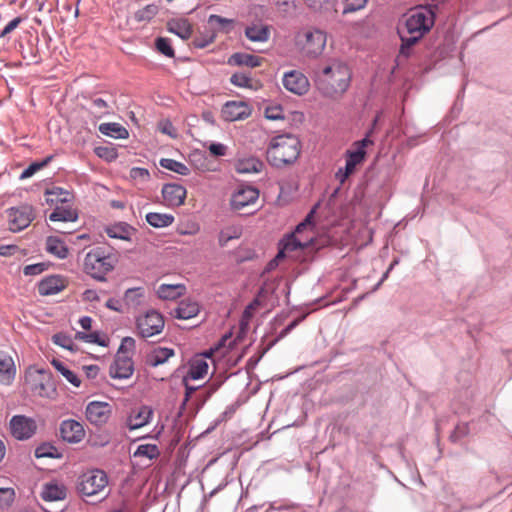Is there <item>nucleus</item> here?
I'll return each instance as SVG.
<instances>
[{
    "label": "nucleus",
    "instance_id": "nucleus-38",
    "mask_svg": "<svg viewBox=\"0 0 512 512\" xmlns=\"http://www.w3.org/2000/svg\"><path fill=\"white\" fill-rule=\"evenodd\" d=\"M242 235V228L240 226H229L222 229L218 235V243L221 247L228 244L233 239H238Z\"/></svg>",
    "mask_w": 512,
    "mask_h": 512
},
{
    "label": "nucleus",
    "instance_id": "nucleus-60",
    "mask_svg": "<svg viewBox=\"0 0 512 512\" xmlns=\"http://www.w3.org/2000/svg\"><path fill=\"white\" fill-rule=\"evenodd\" d=\"M209 151L213 156H224L227 151V147L221 143H212L209 146Z\"/></svg>",
    "mask_w": 512,
    "mask_h": 512
},
{
    "label": "nucleus",
    "instance_id": "nucleus-2",
    "mask_svg": "<svg viewBox=\"0 0 512 512\" xmlns=\"http://www.w3.org/2000/svg\"><path fill=\"white\" fill-rule=\"evenodd\" d=\"M434 24L432 11L427 9H413L408 14L405 24L399 28L401 47L397 56V63L407 59L411 54V48L431 29Z\"/></svg>",
    "mask_w": 512,
    "mask_h": 512
},
{
    "label": "nucleus",
    "instance_id": "nucleus-52",
    "mask_svg": "<svg viewBox=\"0 0 512 512\" xmlns=\"http://www.w3.org/2000/svg\"><path fill=\"white\" fill-rule=\"evenodd\" d=\"M135 350V340L131 337H125L123 338L121 345L118 349L117 354L122 355H130L132 357V354Z\"/></svg>",
    "mask_w": 512,
    "mask_h": 512
},
{
    "label": "nucleus",
    "instance_id": "nucleus-22",
    "mask_svg": "<svg viewBox=\"0 0 512 512\" xmlns=\"http://www.w3.org/2000/svg\"><path fill=\"white\" fill-rule=\"evenodd\" d=\"M16 375V367L13 358L0 351V384L11 385Z\"/></svg>",
    "mask_w": 512,
    "mask_h": 512
},
{
    "label": "nucleus",
    "instance_id": "nucleus-24",
    "mask_svg": "<svg viewBox=\"0 0 512 512\" xmlns=\"http://www.w3.org/2000/svg\"><path fill=\"white\" fill-rule=\"evenodd\" d=\"M66 487L58 482L46 483L41 492V497L45 501H59L66 497Z\"/></svg>",
    "mask_w": 512,
    "mask_h": 512
},
{
    "label": "nucleus",
    "instance_id": "nucleus-62",
    "mask_svg": "<svg viewBox=\"0 0 512 512\" xmlns=\"http://www.w3.org/2000/svg\"><path fill=\"white\" fill-rule=\"evenodd\" d=\"M95 152L99 157H105L106 159H113L116 157L114 150L107 147H97Z\"/></svg>",
    "mask_w": 512,
    "mask_h": 512
},
{
    "label": "nucleus",
    "instance_id": "nucleus-58",
    "mask_svg": "<svg viewBox=\"0 0 512 512\" xmlns=\"http://www.w3.org/2000/svg\"><path fill=\"white\" fill-rule=\"evenodd\" d=\"M22 22V18L21 17H16L14 18L13 20H11L5 27L4 29L1 31L0 33V37H4L6 35H8L9 33H11L13 30H15L19 24Z\"/></svg>",
    "mask_w": 512,
    "mask_h": 512
},
{
    "label": "nucleus",
    "instance_id": "nucleus-8",
    "mask_svg": "<svg viewBox=\"0 0 512 512\" xmlns=\"http://www.w3.org/2000/svg\"><path fill=\"white\" fill-rule=\"evenodd\" d=\"M108 478L104 471L94 469L83 473L78 484L79 491L85 496H94L105 490Z\"/></svg>",
    "mask_w": 512,
    "mask_h": 512
},
{
    "label": "nucleus",
    "instance_id": "nucleus-18",
    "mask_svg": "<svg viewBox=\"0 0 512 512\" xmlns=\"http://www.w3.org/2000/svg\"><path fill=\"white\" fill-rule=\"evenodd\" d=\"M68 285L65 277L52 275L42 279L38 284V292L42 296L55 295L63 291Z\"/></svg>",
    "mask_w": 512,
    "mask_h": 512
},
{
    "label": "nucleus",
    "instance_id": "nucleus-7",
    "mask_svg": "<svg viewBox=\"0 0 512 512\" xmlns=\"http://www.w3.org/2000/svg\"><path fill=\"white\" fill-rule=\"evenodd\" d=\"M296 45L308 57H317L322 54L326 42V33L320 29L308 28L300 31L295 38Z\"/></svg>",
    "mask_w": 512,
    "mask_h": 512
},
{
    "label": "nucleus",
    "instance_id": "nucleus-14",
    "mask_svg": "<svg viewBox=\"0 0 512 512\" xmlns=\"http://www.w3.org/2000/svg\"><path fill=\"white\" fill-rule=\"evenodd\" d=\"M282 84L287 91L298 96L305 95L310 89L308 78L298 70L285 72L282 77Z\"/></svg>",
    "mask_w": 512,
    "mask_h": 512
},
{
    "label": "nucleus",
    "instance_id": "nucleus-27",
    "mask_svg": "<svg viewBox=\"0 0 512 512\" xmlns=\"http://www.w3.org/2000/svg\"><path fill=\"white\" fill-rule=\"evenodd\" d=\"M305 4L312 10L334 17L337 10V0H304Z\"/></svg>",
    "mask_w": 512,
    "mask_h": 512
},
{
    "label": "nucleus",
    "instance_id": "nucleus-39",
    "mask_svg": "<svg viewBox=\"0 0 512 512\" xmlns=\"http://www.w3.org/2000/svg\"><path fill=\"white\" fill-rule=\"evenodd\" d=\"M208 23L221 32L229 33L233 29L234 20L213 14L209 16Z\"/></svg>",
    "mask_w": 512,
    "mask_h": 512
},
{
    "label": "nucleus",
    "instance_id": "nucleus-28",
    "mask_svg": "<svg viewBox=\"0 0 512 512\" xmlns=\"http://www.w3.org/2000/svg\"><path fill=\"white\" fill-rule=\"evenodd\" d=\"M199 313V305L195 301L183 300L172 312L177 319L187 320L195 317Z\"/></svg>",
    "mask_w": 512,
    "mask_h": 512
},
{
    "label": "nucleus",
    "instance_id": "nucleus-3",
    "mask_svg": "<svg viewBox=\"0 0 512 512\" xmlns=\"http://www.w3.org/2000/svg\"><path fill=\"white\" fill-rule=\"evenodd\" d=\"M301 153V142L297 136L284 133L271 138L266 158L270 165L281 168L293 164Z\"/></svg>",
    "mask_w": 512,
    "mask_h": 512
},
{
    "label": "nucleus",
    "instance_id": "nucleus-45",
    "mask_svg": "<svg viewBox=\"0 0 512 512\" xmlns=\"http://www.w3.org/2000/svg\"><path fill=\"white\" fill-rule=\"evenodd\" d=\"M15 500V490L12 487L0 488V510L9 508Z\"/></svg>",
    "mask_w": 512,
    "mask_h": 512
},
{
    "label": "nucleus",
    "instance_id": "nucleus-26",
    "mask_svg": "<svg viewBox=\"0 0 512 512\" xmlns=\"http://www.w3.org/2000/svg\"><path fill=\"white\" fill-rule=\"evenodd\" d=\"M264 59L262 57L248 53H234L228 59V64L235 66H247L250 68L259 67Z\"/></svg>",
    "mask_w": 512,
    "mask_h": 512
},
{
    "label": "nucleus",
    "instance_id": "nucleus-49",
    "mask_svg": "<svg viewBox=\"0 0 512 512\" xmlns=\"http://www.w3.org/2000/svg\"><path fill=\"white\" fill-rule=\"evenodd\" d=\"M51 159H52V156H48L45 160H43L40 163H37V162L32 163L22 172L21 179H26V178L33 176L37 171H39L40 169L45 167L50 162Z\"/></svg>",
    "mask_w": 512,
    "mask_h": 512
},
{
    "label": "nucleus",
    "instance_id": "nucleus-20",
    "mask_svg": "<svg viewBox=\"0 0 512 512\" xmlns=\"http://www.w3.org/2000/svg\"><path fill=\"white\" fill-rule=\"evenodd\" d=\"M187 191L179 184H165L162 188V197L167 206L178 207L184 204Z\"/></svg>",
    "mask_w": 512,
    "mask_h": 512
},
{
    "label": "nucleus",
    "instance_id": "nucleus-25",
    "mask_svg": "<svg viewBox=\"0 0 512 512\" xmlns=\"http://www.w3.org/2000/svg\"><path fill=\"white\" fill-rule=\"evenodd\" d=\"M186 292V287L183 284H161L156 290L160 299L163 300H176L183 296Z\"/></svg>",
    "mask_w": 512,
    "mask_h": 512
},
{
    "label": "nucleus",
    "instance_id": "nucleus-6",
    "mask_svg": "<svg viewBox=\"0 0 512 512\" xmlns=\"http://www.w3.org/2000/svg\"><path fill=\"white\" fill-rule=\"evenodd\" d=\"M26 383L32 393L43 398H55L57 391L52 375L43 370L30 367L25 375Z\"/></svg>",
    "mask_w": 512,
    "mask_h": 512
},
{
    "label": "nucleus",
    "instance_id": "nucleus-33",
    "mask_svg": "<svg viewBox=\"0 0 512 512\" xmlns=\"http://www.w3.org/2000/svg\"><path fill=\"white\" fill-rule=\"evenodd\" d=\"M46 250L48 253L64 259L68 255V248L65 243L57 237L50 236L46 240Z\"/></svg>",
    "mask_w": 512,
    "mask_h": 512
},
{
    "label": "nucleus",
    "instance_id": "nucleus-13",
    "mask_svg": "<svg viewBox=\"0 0 512 512\" xmlns=\"http://www.w3.org/2000/svg\"><path fill=\"white\" fill-rule=\"evenodd\" d=\"M252 106L246 101H227L221 109V117L227 122L247 119L252 114Z\"/></svg>",
    "mask_w": 512,
    "mask_h": 512
},
{
    "label": "nucleus",
    "instance_id": "nucleus-56",
    "mask_svg": "<svg viewBox=\"0 0 512 512\" xmlns=\"http://www.w3.org/2000/svg\"><path fill=\"white\" fill-rule=\"evenodd\" d=\"M355 167V163L346 159L345 170L344 172H342V169H339V171L336 174L337 178H339V180L343 183L345 179L354 172Z\"/></svg>",
    "mask_w": 512,
    "mask_h": 512
},
{
    "label": "nucleus",
    "instance_id": "nucleus-21",
    "mask_svg": "<svg viewBox=\"0 0 512 512\" xmlns=\"http://www.w3.org/2000/svg\"><path fill=\"white\" fill-rule=\"evenodd\" d=\"M104 232L110 238L131 241L136 234V229L125 222H118L105 226Z\"/></svg>",
    "mask_w": 512,
    "mask_h": 512
},
{
    "label": "nucleus",
    "instance_id": "nucleus-16",
    "mask_svg": "<svg viewBox=\"0 0 512 512\" xmlns=\"http://www.w3.org/2000/svg\"><path fill=\"white\" fill-rule=\"evenodd\" d=\"M111 415V406L106 402L93 401L86 407L87 420L96 426L105 424Z\"/></svg>",
    "mask_w": 512,
    "mask_h": 512
},
{
    "label": "nucleus",
    "instance_id": "nucleus-63",
    "mask_svg": "<svg viewBox=\"0 0 512 512\" xmlns=\"http://www.w3.org/2000/svg\"><path fill=\"white\" fill-rule=\"evenodd\" d=\"M83 300L89 301V302H94V301H99L100 298H99V295L96 290L87 289L83 293Z\"/></svg>",
    "mask_w": 512,
    "mask_h": 512
},
{
    "label": "nucleus",
    "instance_id": "nucleus-19",
    "mask_svg": "<svg viewBox=\"0 0 512 512\" xmlns=\"http://www.w3.org/2000/svg\"><path fill=\"white\" fill-rule=\"evenodd\" d=\"M60 434L63 440L69 443H78L85 436L83 425L75 420H64L60 425Z\"/></svg>",
    "mask_w": 512,
    "mask_h": 512
},
{
    "label": "nucleus",
    "instance_id": "nucleus-10",
    "mask_svg": "<svg viewBox=\"0 0 512 512\" xmlns=\"http://www.w3.org/2000/svg\"><path fill=\"white\" fill-rule=\"evenodd\" d=\"M8 228L12 232H19L27 228L35 218L34 209L30 205L11 207L6 210Z\"/></svg>",
    "mask_w": 512,
    "mask_h": 512
},
{
    "label": "nucleus",
    "instance_id": "nucleus-1",
    "mask_svg": "<svg viewBox=\"0 0 512 512\" xmlns=\"http://www.w3.org/2000/svg\"><path fill=\"white\" fill-rule=\"evenodd\" d=\"M351 82V71L346 63L331 60L320 67L314 75V85L325 98L337 100L347 91Z\"/></svg>",
    "mask_w": 512,
    "mask_h": 512
},
{
    "label": "nucleus",
    "instance_id": "nucleus-48",
    "mask_svg": "<svg viewBox=\"0 0 512 512\" xmlns=\"http://www.w3.org/2000/svg\"><path fill=\"white\" fill-rule=\"evenodd\" d=\"M156 48L161 54L169 58H173L175 56L174 49L172 48L171 43L167 38H158L156 40Z\"/></svg>",
    "mask_w": 512,
    "mask_h": 512
},
{
    "label": "nucleus",
    "instance_id": "nucleus-41",
    "mask_svg": "<svg viewBox=\"0 0 512 512\" xmlns=\"http://www.w3.org/2000/svg\"><path fill=\"white\" fill-rule=\"evenodd\" d=\"M52 365L65 377L68 382H70L75 387L80 386L81 381L78 376L73 371L68 369L61 361L53 360Z\"/></svg>",
    "mask_w": 512,
    "mask_h": 512
},
{
    "label": "nucleus",
    "instance_id": "nucleus-32",
    "mask_svg": "<svg viewBox=\"0 0 512 512\" xmlns=\"http://www.w3.org/2000/svg\"><path fill=\"white\" fill-rule=\"evenodd\" d=\"M99 131L106 136L116 139H126L129 135L127 129L119 123H102L99 126Z\"/></svg>",
    "mask_w": 512,
    "mask_h": 512
},
{
    "label": "nucleus",
    "instance_id": "nucleus-5",
    "mask_svg": "<svg viewBox=\"0 0 512 512\" xmlns=\"http://www.w3.org/2000/svg\"><path fill=\"white\" fill-rule=\"evenodd\" d=\"M116 263V258L106 253L103 248L96 247L89 251L83 261V270L86 274L98 281H105L106 274L111 272Z\"/></svg>",
    "mask_w": 512,
    "mask_h": 512
},
{
    "label": "nucleus",
    "instance_id": "nucleus-57",
    "mask_svg": "<svg viewBox=\"0 0 512 512\" xmlns=\"http://www.w3.org/2000/svg\"><path fill=\"white\" fill-rule=\"evenodd\" d=\"M75 338L79 339V340H83L88 343H98L100 345H103V343L98 340V334L96 332H92V333L77 332L75 335Z\"/></svg>",
    "mask_w": 512,
    "mask_h": 512
},
{
    "label": "nucleus",
    "instance_id": "nucleus-53",
    "mask_svg": "<svg viewBox=\"0 0 512 512\" xmlns=\"http://www.w3.org/2000/svg\"><path fill=\"white\" fill-rule=\"evenodd\" d=\"M130 178L140 182H147L150 179V173L145 168L134 167L130 170Z\"/></svg>",
    "mask_w": 512,
    "mask_h": 512
},
{
    "label": "nucleus",
    "instance_id": "nucleus-54",
    "mask_svg": "<svg viewBox=\"0 0 512 512\" xmlns=\"http://www.w3.org/2000/svg\"><path fill=\"white\" fill-rule=\"evenodd\" d=\"M53 342L63 348L72 350L73 349V341L70 337L65 334L59 333L53 336Z\"/></svg>",
    "mask_w": 512,
    "mask_h": 512
},
{
    "label": "nucleus",
    "instance_id": "nucleus-4",
    "mask_svg": "<svg viewBox=\"0 0 512 512\" xmlns=\"http://www.w3.org/2000/svg\"><path fill=\"white\" fill-rule=\"evenodd\" d=\"M315 210H311L309 214L306 216L305 220L297 225L296 230L293 234L287 237L283 242H281V247L275 256V258L269 262L268 268L272 269L278 265L279 261L285 257H290L293 259L299 258V252L312 246L313 244V234L308 238H303L302 233L312 227V219L314 217Z\"/></svg>",
    "mask_w": 512,
    "mask_h": 512
},
{
    "label": "nucleus",
    "instance_id": "nucleus-50",
    "mask_svg": "<svg viewBox=\"0 0 512 512\" xmlns=\"http://www.w3.org/2000/svg\"><path fill=\"white\" fill-rule=\"evenodd\" d=\"M264 115L269 120L284 119V111L280 105H270L265 108Z\"/></svg>",
    "mask_w": 512,
    "mask_h": 512
},
{
    "label": "nucleus",
    "instance_id": "nucleus-9",
    "mask_svg": "<svg viewBox=\"0 0 512 512\" xmlns=\"http://www.w3.org/2000/svg\"><path fill=\"white\" fill-rule=\"evenodd\" d=\"M164 318L156 310H149L136 320L137 330L141 337L148 338L162 332Z\"/></svg>",
    "mask_w": 512,
    "mask_h": 512
},
{
    "label": "nucleus",
    "instance_id": "nucleus-42",
    "mask_svg": "<svg viewBox=\"0 0 512 512\" xmlns=\"http://www.w3.org/2000/svg\"><path fill=\"white\" fill-rule=\"evenodd\" d=\"M158 12H159L158 5H156L154 3L148 4L135 13V18L139 22L150 21L158 14Z\"/></svg>",
    "mask_w": 512,
    "mask_h": 512
},
{
    "label": "nucleus",
    "instance_id": "nucleus-43",
    "mask_svg": "<svg viewBox=\"0 0 512 512\" xmlns=\"http://www.w3.org/2000/svg\"><path fill=\"white\" fill-rule=\"evenodd\" d=\"M160 165L163 168L176 172L180 175H187L189 173V169L185 164L173 159L163 158L160 160Z\"/></svg>",
    "mask_w": 512,
    "mask_h": 512
},
{
    "label": "nucleus",
    "instance_id": "nucleus-46",
    "mask_svg": "<svg viewBox=\"0 0 512 512\" xmlns=\"http://www.w3.org/2000/svg\"><path fill=\"white\" fill-rule=\"evenodd\" d=\"M46 194L49 196H57L56 199H54V198L46 199L47 203H51V204H53L54 202H58V201L67 202L70 197V193L68 191H64L62 188H59V187H55V188H52L51 190H47Z\"/></svg>",
    "mask_w": 512,
    "mask_h": 512
},
{
    "label": "nucleus",
    "instance_id": "nucleus-55",
    "mask_svg": "<svg viewBox=\"0 0 512 512\" xmlns=\"http://www.w3.org/2000/svg\"><path fill=\"white\" fill-rule=\"evenodd\" d=\"M54 451H56V449L51 445H41L36 448L35 456L37 458L54 457Z\"/></svg>",
    "mask_w": 512,
    "mask_h": 512
},
{
    "label": "nucleus",
    "instance_id": "nucleus-23",
    "mask_svg": "<svg viewBox=\"0 0 512 512\" xmlns=\"http://www.w3.org/2000/svg\"><path fill=\"white\" fill-rule=\"evenodd\" d=\"M152 414V410L147 406L133 410L127 420L129 429L135 430L145 426L148 424Z\"/></svg>",
    "mask_w": 512,
    "mask_h": 512
},
{
    "label": "nucleus",
    "instance_id": "nucleus-59",
    "mask_svg": "<svg viewBox=\"0 0 512 512\" xmlns=\"http://www.w3.org/2000/svg\"><path fill=\"white\" fill-rule=\"evenodd\" d=\"M43 271H44V264H42V263L27 265L24 267V270H23L25 275H38V274H41Z\"/></svg>",
    "mask_w": 512,
    "mask_h": 512
},
{
    "label": "nucleus",
    "instance_id": "nucleus-17",
    "mask_svg": "<svg viewBox=\"0 0 512 512\" xmlns=\"http://www.w3.org/2000/svg\"><path fill=\"white\" fill-rule=\"evenodd\" d=\"M134 372V363L130 355L116 354L110 367V376L117 379H127Z\"/></svg>",
    "mask_w": 512,
    "mask_h": 512
},
{
    "label": "nucleus",
    "instance_id": "nucleus-34",
    "mask_svg": "<svg viewBox=\"0 0 512 512\" xmlns=\"http://www.w3.org/2000/svg\"><path fill=\"white\" fill-rule=\"evenodd\" d=\"M77 219L78 214L76 210L59 206L49 215V220L52 222H75Z\"/></svg>",
    "mask_w": 512,
    "mask_h": 512
},
{
    "label": "nucleus",
    "instance_id": "nucleus-44",
    "mask_svg": "<svg viewBox=\"0 0 512 512\" xmlns=\"http://www.w3.org/2000/svg\"><path fill=\"white\" fill-rule=\"evenodd\" d=\"M373 133V129H370L365 138H363L362 140H359V141H356L354 144H353V150H351L352 152H354L355 154H357L362 160H364L365 158V155H366V147L370 146L373 144V141L370 140V136L372 135Z\"/></svg>",
    "mask_w": 512,
    "mask_h": 512
},
{
    "label": "nucleus",
    "instance_id": "nucleus-29",
    "mask_svg": "<svg viewBox=\"0 0 512 512\" xmlns=\"http://www.w3.org/2000/svg\"><path fill=\"white\" fill-rule=\"evenodd\" d=\"M167 28L171 33L176 34L183 40H187L192 35V26L187 19H173L167 23Z\"/></svg>",
    "mask_w": 512,
    "mask_h": 512
},
{
    "label": "nucleus",
    "instance_id": "nucleus-15",
    "mask_svg": "<svg viewBox=\"0 0 512 512\" xmlns=\"http://www.w3.org/2000/svg\"><path fill=\"white\" fill-rule=\"evenodd\" d=\"M259 198V190L252 186H240L231 196V207L235 211L254 205Z\"/></svg>",
    "mask_w": 512,
    "mask_h": 512
},
{
    "label": "nucleus",
    "instance_id": "nucleus-11",
    "mask_svg": "<svg viewBox=\"0 0 512 512\" xmlns=\"http://www.w3.org/2000/svg\"><path fill=\"white\" fill-rule=\"evenodd\" d=\"M230 338V335H224L219 341L218 345L215 347V349H211L209 352H206L205 354L195 356L190 361V368L187 377L193 380H198L206 376L209 368L206 358L211 357L214 351H217L220 348L224 347L226 345V342L230 340Z\"/></svg>",
    "mask_w": 512,
    "mask_h": 512
},
{
    "label": "nucleus",
    "instance_id": "nucleus-37",
    "mask_svg": "<svg viewBox=\"0 0 512 512\" xmlns=\"http://www.w3.org/2000/svg\"><path fill=\"white\" fill-rule=\"evenodd\" d=\"M160 456V450L155 444H141L133 453L134 458H146L149 461L157 459Z\"/></svg>",
    "mask_w": 512,
    "mask_h": 512
},
{
    "label": "nucleus",
    "instance_id": "nucleus-36",
    "mask_svg": "<svg viewBox=\"0 0 512 512\" xmlns=\"http://www.w3.org/2000/svg\"><path fill=\"white\" fill-rule=\"evenodd\" d=\"M263 168V162L257 158L241 159L236 164V170L239 173H258Z\"/></svg>",
    "mask_w": 512,
    "mask_h": 512
},
{
    "label": "nucleus",
    "instance_id": "nucleus-40",
    "mask_svg": "<svg viewBox=\"0 0 512 512\" xmlns=\"http://www.w3.org/2000/svg\"><path fill=\"white\" fill-rule=\"evenodd\" d=\"M144 297V289L142 287L130 288L127 289L124 294V302L128 306H139L141 304V300Z\"/></svg>",
    "mask_w": 512,
    "mask_h": 512
},
{
    "label": "nucleus",
    "instance_id": "nucleus-30",
    "mask_svg": "<svg viewBox=\"0 0 512 512\" xmlns=\"http://www.w3.org/2000/svg\"><path fill=\"white\" fill-rule=\"evenodd\" d=\"M245 36L252 42H266L270 38V27L263 24H254L246 27Z\"/></svg>",
    "mask_w": 512,
    "mask_h": 512
},
{
    "label": "nucleus",
    "instance_id": "nucleus-51",
    "mask_svg": "<svg viewBox=\"0 0 512 512\" xmlns=\"http://www.w3.org/2000/svg\"><path fill=\"white\" fill-rule=\"evenodd\" d=\"M368 0H344L343 14L351 13L363 9Z\"/></svg>",
    "mask_w": 512,
    "mask_h": 512
},
{
    "label": "nucleus",
    "instance_id": "nucleus-35",
    "mask_svg": "<svg viewBox=\"0 0 512 512\" xmlns=\"http://www.w3.org/2000/svg\"><path fill=\"white\" fill-rule=\"evenodd\" d=\"M146 221L155 228H163L174 222V216L167 213L150 212L146 214Z\"/></svg>",
    "mask_w": 512,
    "mask_h": 512
},
{
    "label": "nucleus",
    "instance_id": "nucleus-61",
    "mask_svg": "<svg viewBox=\"0 0 512 512\" xmlns=\"http://www.w3.org/2000/svg\"><path fill=\"white\" fill-rule=\"evenodd\" d=\"M158 127L162 133L170 135V136H175V128L173 127L171 122H169L167 120L161 121L159 123Z\"/></svg>",
    "mask_w": 512,
    "mask_h": 512
},
{
    "label": "nucleus",
    "instance_id": "nucleus-47",
    "mask_svg": "<svg viewBox=\"0 0 512 512\" xmlns=\"http://www.w3.org/2000/svg\"><path fill=\"white\" fill-rule=\"evenodd\" d=\"M230 81L233 85L241 88H251L252 78L246 73H234Z\"/></svg>",
    "mask_w": 512,
    "mask_h": 512
},
{
    "label": "nucleus",
    "instance_id": "nucleus-64",
    "mask_svg": "<svg viewBox=\"0 0 512 512\" xmlns=\"http://www.w3.org/2000/svg\"><path fill=\"white\" fill-rule=\"evenodd\" d=\"M17 250V246L15 245H2L0 246V255L1 256H11Z\"/></svg>",
    "mask_w": 512,
    "mask_h": 512
},
{
    "label": "nucleus",
    "instance_id": "nucleus-31",
    "mask_svg": "<svg viewBox=\"0 0 512 512\" xmlns=\"http://www.w3.org/2000/svg\"><path fill=\"white\" fill-rule=\"evenodd\" d=\"M174 356V350L165 347H157L153 349L146 358L149 366L156 367L164 364L169 358Z\"/></svg>",
    "mask_w": 512,
    "mask_h": 512
},
{
    "label": "nucleus",
    "instance_id": "nucleus-12",
    "mask_svg": "<svg viewBox=\"0 0 512 512\" xmlns=\"http://www.w3.org/2000/svg\"><path fill=\"white\" fill-rule=\"evenodd\" d=\"M9 428L15 439L27 440L35 434L37 425L35 420L30 417L15 415L10 420Z\"/></svg>",
    "mask_w": 512,
    "mask_h": 512
}]
</instances>
